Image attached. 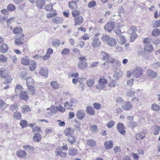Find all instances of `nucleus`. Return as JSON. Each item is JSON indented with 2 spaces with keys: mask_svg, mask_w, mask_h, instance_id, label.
<instances>
[{
  "mask_svg": "<svg viewBox=\"0 0 160 160\" xmlns=\"http://www.w3.org/2000/svg\"><path fill=\"white\" fill-rule=\"evenodd\" d=\"M117 39L118 42L122 44L125 43L126 41L125 37L123 35H118L117 37Z\"/></svg>",
  "mask_w": 160,
  "mask_h": 160,
  "instance_id": "nucleus-19",
  "label": "nucleus"
},
{
  "mask_svg": "<svg viewBox=\"0 0 160 160\" xmlns=\"http://www.w3.org/2000/svg\"><path fill=\"white\" fill-rule=\"evenodd\" d=\"M23 149L25 150L34 151L35 150V148L33 146H31L29 145H25L22 146Z\"/></svg>",
  "mask_w": 160,
  "mask_h": 160,
  "instance_id": "nucleus-35",
  "label": "nucleus"
},
{
  "mask_svg": "<svg viewBox=\"0 0 160 160\" xmlns=\"http://www.w3.org/2000/svg\"><path fill=\"white\" fill-rule=\"evenodd\" d=\"M86 112L87 114L91 115H94L95 111L93 108L91 106H88L86 109Z\"/></svg>",
  "mask_w": 160,
  "mask_h": 160,
  "instance_id": "nucleus-24",
  "label": "nucleus"
},
{
  "mask_svg": "<svg viewBox=\"0 0 160 160\" xmlns=\"http://www.w3.org/2000/svg\"><path fill=\"white\" fill-rule=\"evenodd\" d=\"M108 81L107 79L101 78L98 80V84L96 86V88L99 90L103 89L105 87Z\"/></svg>",
  "mask_w": 160,
  "mask_h": 160,
  "instance_id": "nucleus-4",
  "label": "nucleus"
},
{
  "mask_svg": "<svg viewBox=\"0 0 160 160\" xmlns=\"http://www.w3.org/2000/svg\"><path fill=\"white\" fill-rule=\"evenodd\" d=\"M52 7L53 5L52 4H49L45 6V9L47 11H50L52 9Z\"/></svg>",
  "mask_w": 160,
  "mask_h": 160,
  "instance_id": "nucleus-53",
  "label": "nucleus"
},
{
  "mask_svg": "<svg viewBox=\"0 0 160 160\" xmlns=\"http://www.w3.org/2000/svg\"><path fill=\"white\" fill-rule=\"evenodd\" d=\"M23 89V88L22 86L19 84H17L15 89V92H17L18 93L19 91Z\"/></svg>",
  "mask_w": 160,
  "mask_h": 160,
  "instance_id": "nucleus-60",
  "label": "nucleus"
},
{
  "mask_svg": "<svg viewBox=\"0 0 160 160\" xmlns=\"http://www.w3.org/2000/svg\"><path fill=\"white\" fill-rule=\"evenodd\" d=\"M115 124V122L113 121L108 122L107 124V126L108 128H111Z\"/></svg>",
  "mask_w": 160,
  "mask_h": 160,
  "instance_id": "nucleus-56",
  "label": "nucleus"
},
{
  "mask_svg": "<svg viewBox=\"0 0 160 160\" xmlns=\"http://www.w3.org/2000/svg\"><path fill=\"white\" fill-rule=\"evenodd\" d=\"M33 139L35 142H39L41 139V136L39 133H36L33 136Z\"/></svg>",
  "mask_w": 160,
  "mask_h": 160,
  "instance_id": "nucleus-30",
  "label": "nucleus"
},
{
  "mask_svg": "<svg viewBox=\"0 0 160 160\" xmlns=\"http://www.w3.org/2000/svg\"><path fill=\"white\" fill-rule=\"evenodd\" d=\"M6 104L2 100L0 99V108L4 109L6 108Z\"/></svg>",
  "mask_w": 160,
  "mask_h": 160,
  "instance_id": "nucleus-51",
  "label": "nucleus"
},
{
  "mask_svg": "<svg viewBox=\"0 0 160 160\" xmlns=\"http://www.w3.org/2000/svg\"><path fill=\"white\" fill-rule=\"evenodd\" d=\"M144 50L145 52L150 53L153 51L154 48L151 44H146L144 46Z\"/></svg>",
  "mask_w": 160,
  "mask_h": 160,
  "instance_id": "nucleus-16",
  "label": "nucleus"
},
{
  "mask_svg": "<svg viewBox=\"0 0 160 160\" xmlns=\"http://www.w3.org/2000/svg\"><path fill=\"white\" fill-rule=\"evenodd\" d=\"M135 92L133 91L131 88L129 89L127 92L126 95L128 97H132L134 96Z\"/></svg>",
  "mask_w": 160,
  "mask_h": 160,
  "instance_id": "nucleus-44",
  "label": "nucleus"
},
{
  "mask_svg": "<svg viewBox=\"0 0 160 160\" xmlns=\"http://www.w3.org/2000/svg\"><path fill=\"white\" fill-rule=\"evenodd\" d=\"M99 35V33L96 34L94 35L92 38V46L94 48L98 47L101 44L100 40L98 38Z\"/></svg>",
  "mask_w": 160,
  "mask_h": 160,
  "instance_id": "nucleus-5",
  "label": "nucleus"
},
{
  "mask_svg": "<svg viewBox=\"0 0 160 160\" xmlns=\"http://www.w3.org/2000/svg\"><path fill=\"white\" fill-rule=\"evenodd\" d=\"M87 144L91 147H93L96 145V142L95 141L91 139L88 140L87 142Z\"/></svg>",
  "mask_w": 160,
  "mask_h": 160,
  "instance_id": "nucleus-45",
  "label": "nucleus"
},
{
  "mask_svg": "<svg viewBox=\"0 0 160 160\" xmlns=\"http://www.w3.org/2000/svg\"><path fill=\"white\" fill-rule=\"evenodd\" d=\"M64 132L66 136L69 137L73 135L74 130L70 128H68L64 130Z\"/></svg>",
  "mask_w": 160,
  "mask_h": 160,
  "instance_id": "nucleus-12",
  "label": "nucleus"
},
{
  "mask_svg": "<svg viewBox=\"0 0 160 160\" xmlns=\"http://www.w3.org/2000/svg\"><path fill=\"white\" fill-rule=\"evenodd\" d=\"M72 13L73 16L75 17L79 15L80 14V12L78 10H75L72 11Z\"/></svg>",
  "mask_w": 160,
  "mask_h": 160,
  "instance_id": "nucleus-59",
  "label": "nucleus"
},
{
  "mask_svg": "<svg viewBox=\"0 0 160 160\" xmlns=\"http://www.w3.org/2000/svg\"><path fill=\"white\" fill-rule=\"evenodd\" d=\"M45 3L44 0H36V6L39 9H42L45 5Z\"/></svg>",
  "mask_w": 160,
  "mask_h": 160,
  "instance_id": "nucleus-17",
  "label": "nucleus"
},
{
  "mask_svg": "<svg viewBox=\"0 0 160 160\" xmlns=\"http://www.w3.org/2000/svg\"><path fill=\"white\" fill-rule=\"evenodd\" d=\"M20 125L22 128H25L27 127L28 125V123L26 120H22L20 122Z\"/></svg>",
  "mask_w": 160,
  "mask_h": 160,
  "instance_id": "nucleus-52",
  "label": "nucleus"
},
{
  "mask_svg": "<svg viewBox=\"0 0 160 160\" xmlns=\"http://www.w3.org/2000/svg\"><path fill=\"white\" fill-rule=\"evenodd\" d=\"M13 116L16 119L20 120L21 119L22 115L20 112H16L14 113Z\"/></svg>",
  "mask_w": 160,
  "mask_h": 160,
  "instance_id": "nucleus-41",
  "label": "nucleus"
},
{
  "mask_svg": "<svg viewBox=\"0 0 160 160\" xmlns=\"http://www.w3.org/2000/svg\"><path fill=\"white\" fill-rule=\"evenodd\" d=\"M160 130V127L158 126H156L154 128V134L155 135H157L159 134Z\"/></svg>",
  "mask_w": 160,
  "mask_h": 160,
  "instance_id": "nucleus-62",
  "label": "nucleus"
},
{
  "mask_svg": "<svg viewBox=\"0 0 160 160\" xmlns=\"http://www.w3.org/2000/svg\"><path fill=\"white\" fill-rule=\"evenodd\" d=\"M29 93L31 94H34L35 93V87L32 86H28Z\"/></svg>",
  "mask_w": 160,
  "mask_h": 160,
  "instance_id": "nucleus-50",
  "label": "nucleus"
},
{
  "mask_svg": "<svg viewBox=\"0 0 160 160\" xmlns=\"http://www.w3.org/2000/svg\"><path fill=\"white\" fill-rule=\"evenodd\" d=\"M57 110L61 112H64L65 108L61 105H59L58 106L56 107Z\"/></svg>",
  "mask_w": 160,
  "mask_h": 160,
  "instance_id": "nucleus-57",
  "label": "nucleus"
},
{
  "mask_svg": "<svg viewBox=\"0 0 160 160\" xmlns=\"http://www.w3.org/2000/svg\"><path fill=\"white\" fill-rule=\"evenodd\" d=\"M132 107V103L129 102H124L122 106V108L126 111H129L131 110Z\"/></svg>",
  "mask_w": 160,
  "mask_h": 160,
  "instance_id": "nucleus-8",
  "label": "nucleus"
},
{
  "mask_svg": "<svg viewBox=\"0 0 160 160\" xmlns=\"http://www.w3.org/2000/svg\"><path fill=\"white\" fill-rule=\"evenodd\" d=\"M77 66L79 68L82 70L86 68L87 67L88 64L85 62H79Z\"/></svg>",
  "mask_w": 160,
  "mask_h": 160,
  "instance_id": "nucleus-26",
  "label": "nucleus"
},
{
  "mask_svg": "<svg viewBox=\"0 0 160 160\" xmlns=\"http://www.w3.org/2000/svg\"><path fill=\"white\" fill-rule=\"evenodd\" d=\"M152 34L153 36L157 37L160 34V31L158 29H154L152 31Z\"/></svg>",
  "mask_w": 160,
  "mask_h": 160,
  "instance_id": "nucleus-42",
  "label": "nucleus"
},
{
  "mask_svg": "<svg viewBox=\"0 0 160 160\" xmlns=\"http://www.w3.org/2000/svg\"><path fill=\"white\" fill-rule=\"evenodd\" d=\"M64 106L66 109L72 110L73 108L72 107L75 106V105H73V100L71 99L69 102L67 101L65 102Z\"/></svg>",
  "mask_w": 160,
  "mask_h": 160,
  "instance_id": "nucleus-11",
  "label": "nucleus"
},
{
  "mask_svg": "<svg viewBox=\"0 0 160 160\" xmlns=\"http://www.w3.org/2000/svg\"><path fill=\"white\" fill-rule=\"evenodd\" d=\"M27 84L28 86H32L34 84V80L33 79L30 77H28L26 79Z\"/></svg>",
  "mask_w": 160,
  "mask_h": 160,
  "instance_id": "nucleus-36",
  "label": "nucleus"
},
{
  "mask_svg": "<svg viewBox=\"0 0 160 160\" xmlns=\"http://www.w3.org/2000/svg\"><path fill=\"white\" fill-rule=\"evenodd\" d=\"M94 80L93 79H89L87 81V84L89 87H92L94 84Z\"/></svg>",
  "mask_w": 160,
  "mask_h": 160,
  "instance_id": "nucleus-49",
  "label": "nucleus"
},
{
  "mask_svg": "<svg viewBox=\"0 0 160 160\" xmlns=\"http://www.w3.org/2000/svg\"><path fill=\"white\" fill-rule=\"evenodd\" d=\"M143 70L142 68L137 67L134 68L132 71V74L133 77L139 78L142 75Z\"/></svg>",
  "mask_w": 160,
  "mask_h": 160,
  "instance_id": "nucleus-3",
  "label": "nucleus"
},
{
  "mask_svg": "<svg viewBox=\"0 0 160 160\" xmlns=\"http://www.w3.org/2000/svg\"><path fill=\"white\" fill-rule=\"evenodd\" d=\"M145 137V135L142 132H140L136 134V138L138 140H142Z\"/></svg>",
  "mask_w": 160,
  "mask_h": 160,
  "instance_id": "nucleus-34",
  "label": "nucleus"
},
{
  "mask_svg": "<svg viewBox=\"0 0 160 160\" xmlns=\"http://www.w3.org/2000/svg\"><path fill=\"white\" fill-rule=\"evenodd\" d=\"M8 58L3 55H0V62L4 63L7 61Z\"/></svg>",
  "mask_w": 160,
  "mask_h": 160,
  "instance_id": "nucleus-48",
  "label": "nucleus"
},
{
  "mask_svg": "<svg viewBox=\"0 0 160 160\" xmlns=\"http://www.w3.org/2000/svg\"><path fill=\"white\" fill-rule=\"evenodd\" d=\"M19 97L21 99L27 101L28 99V96L27 93V92L25 91L21 92L19 95Z\"/></svg>",
  "mask_w": 160,
  "mask_h": 160,
  "instance_id": "nucleus-13",
  "label": "nucleus"
},
{
  "mask_svg": "<svg viewBox=\"0 0 160 160\" xmlns=\"http://www.w3.org/2000/svg\"><path fill=\"white\" fill-rule=\"evenodd\" d=\"M78 152V150L75 148H69L68 153L70 156H73L76 155Z\"/></svg>",
  "mask_w": 160,
  "mask_h": 160,
  "instance_id": "nucleus-22",
  "label": "nucleus"
},
{
  "mask_svg": "<svg viewBox=\"0 0 160 160\" xmlns=\"http://www.w3.org/2000/svg\"><path fill=\"white\" fill-rule=\"evenodd\" d=\"M108 86L110 87H114L116 85V82L114 80H112L108 84Z\"/></svg>",
  "mask_w": 160,
  "mask_h": 160,
  "instance_id": "nucleus-63",
  "label": "nucleus"
},
{
  "mask_svg": "<svg viewBox=\"0 0 160 160\" xmlns=\"http://www.w3.org/2000/svg\"><path fill=\"white\" fill-rule=\"evenodd\" d=\"M160 26V20H157L153 23V26L154 27L156 28Z\"/></svg>",
  "mask_w": 160,
  "mask_h": 160,
  "instance_id": "nucleus-64",
  "label": "nucleus"
},
{
  "mask_svg": "<svg viewBox=\"0 0 160 160\" xmlns=\"http://www.w3.org/2000/svg\"><path fill=\"white\" fill-rule=\"evenodd\" d=\"M8 11H14L16 9V7L12 4H9L7 6Z\"/></svg>",
  "mask_w": 160,
  "mask_h": 160,
  "instance_id": "nucleus-47",
  "label": "nucleus"
},
{
  "mask_svg": "<svg viewBox=\"0 0 160 160\" xmlns=\"http://www.w3.org/2000/svg\"><path fill=\"white\" fill-rule=\"evenodd\" d=\"M147 74L148 76L152 78H155L157 76L156 72L150 69L147 71Z\"/></svg>",
  "mask_w": 160,
  "mask_h": 160,
  "instance_id": "nucleus-29",
  "label": "nucleus"
},
{
  "mask_svg": "<svg viewBox=\"0 0 160 160\" xmlns=\"http://www.w3.org/2000/svg\"><path fill=\"white\" fill-rule=\"evenodd\" d=\"M68 141L71 145H73L76 142V137H74L73 135L68 137Z\"/></svg>",
  "mask_w": 160,
  "mask_h": 160,
  "instance_id": "nucleus-33",
  "label": "nucleus"
},
{
  "mask_svg": "<svg viewBox=\"0 0 160 160\" xmlns=\"http://www.w3.org/2000/svg\"><path fill=\"white\" fill-rule=\"evenodd\" d=\"M22 29L19 27H17L14 28L13 31V32L14 34H19L21 33L22 32Z\"/></svg>",
  "mask_w": 160,
  "mask_h": 160,
  "instance_id": "nucleus-39",
  "label": "nucleus"
},
{
  "mask_svg": "<svg viewBox=\"0 0 160 160\" xmlns=\"http://www.w3.org/2000/svg\"><path fill=\"white\" fill-rule=\"evenodd\" d=\"M101 39L110 47H115L117 43L116 40L115 38L111 37L107 35H104L102 37Z\"/></svg>",
  "mask_w": 160,
  "mask_h": 160,
  "instance_id": "nucleus-1",
  "label": "nucleus"
},
{
  "mask_svg": "<svg viewBox=\"0 0 160 160\" xmlns=\"http://www.w3.org/2000/svg\"><path fill=\"white\" fill-rule=\"evenodd\" d=\"M137 31V28L135 26H133L129 28L128 30V32L130 34H136V32Z\"/></svg>",
  "mask_w": 160,
  "mask_h": 160,
  "instance_id": "nucleus-46",
  "label": "nucleus"
},
{
  "mask_svg": "<svg viewBox=\"0 0 160 160\" xmlns=\"http://www.w3.org/2000/svg\"><path fill=\"white\" fill-rule=\"evenodd\" d=\"M21 109H22V112L24 114L26 113L28 111H30V109L29 107L26 105H23L21 107Z\"/></svg>",
  "mask_w": 160,
  "mask_h": 160,
  "instance_id": "nucleus-28",
  "label": "nucleus"
},
{
  "mask_svg": "<svg viewBox=\"0 0 160 160\" xmlns=\"http://www.w3.org/2000/svg\"><path fill=\"white\" fill-rule=\"evenodd\" d=\"M50 84L53 88L55 89H57L59 87V84L56 81H53L51 82Z\"/></svg>",
  "mask_w": 160,
  "mask_h": 160,
  "instance_id": "nucleus-38",
  "label": "nucleus"
},
{
  "mask_svg": "<svg viewBox=\"0 0 160 160\" xmlns=\"http://www.w3.org/2000/svg\"><path fill=\"white\" fill-rule=\"evenodd\" d=\"M118 130V132L121 134L125 135L126 131L124 129V125L120 122H119L117 125Z\"/></svg>",
  "mask_w": 160,
  "mask_h": 160,
  "instance_id": "nucleus-9",
  "label": "nucleus"
},
{
  "mask_svg": "<svg viewBox=\"0 0 160 160\" xmlns=\"http://www.w3.org/2000/svg\"><path fill=\"white\" fill-rule=\"evenodd\" d=\"M21 63L23 65L27 66L29 63V59L27 57L25 56L21 59Z\"/></svg>",
  "mask_w": 160,
  "mask_h": 160,
  "instance_id": "nucleus-23",
  "label": "nucleus"
},
{
  "mask_svg": "<svg viewBox=\"0 0 160 160\" xmlns=\"http://www.w3.org/2000/svg\"><path fill=\"white\" fill-rule=\"evenodd\" d=\"M82 17L80 16L75 18L74 20V25H80L83 22Z\"/></svg>",
  "mask_w": 160,
  "mask_h": 160,
  "instance_id": "nucleus-21",
  "label": "nucleus"
},
{
  "mask_svg": "<svg viewBox=\"0 0 160 160\" xmlns=\"http://www.w3.org/2000/svg\"><path fill=\"white\" fill-rule=\"evenodd\" d=\"M151 109L155 111H158L160 110V107L156 104L154 103L152 105Z\"/></svg>",
  "mask_w": 160,
  "mask_h": 160,
  "instance_id": "nucleus-40",
  "label": "nucleus"
},
{
  "mask_svg": "<svg viewBox=\"0 0 160 160\" xmlns=\"http://www.w3.org/2000/svg\"><path fill=\"white\" fill-rule=\"evenodd\" d=\"M8 48V45L5 44H2L0 47V51L2 53L6 52Z\"/></svg>",
  "mask_w": 160,
  "mask_h": 160,
  "instance_id": "nucleus-25",
  "label": "nucleus"
},
{
  "mask_svg": "<svg viewBox=\"0 0 160 160\" xmlns=\"http://www.w3.org/2000/svg\"><path fill=\"white\" fill-rule=\"evenodd\" d=\"M0 77L4 78L5 81L3 82L4 84L10 83L11 82V77L8 74L6 71L5 70H0Z\"/></svg>",
  "mask_w": 160,
  "mask_h": 160,
  "instance_id": "nucleus-2",
  "label": "nucleus"
},
{
  "mask_svg": "<svg viewBox=\"0 0 160 160\" xmlns=\"http://www.w3.org/2000/svg\"><path fill=\"white\" fill-rule=\"evenodd\" d=\"M85 112L83 110H79L77 112L76 116L79 119L82 120L84 117Z\"/></svg>",
  "mask_w": 160,
  "mask_h": 160,
  "instance_id": "nucleus-14",
  "label": "nucleus"
},
{
  "mask_svg": "<svg viewBox=\"0 0 160 160\" xmlns=\"http://www.w3.org/2000/svg\"><path fill=\"white\" fill-rule=\"evenodd\" d=\"M17 156L20 158H25L27 156L26 152L23 150H18L16 152Z\"/></svg>",
  "mask_w": 160,
  "mask_h": 160,
  "instance_id": "nucleus-15",
  "label": "nucleus"
},
{
  "mask_svg": "<svg viewBox=\"0 0 160 160\" xmlns=\"http://www.w3.org/2000/svg\"><path fill=\"white\" fill-rule=\"evenodd\" d=\"M128 125L130 127H132L134 128L138 126V124L137 122H128Z\"/></svg>",
  "mask_w": 160,
  "mask_h": 160,
  "instance_id": "nucleus-61",
  "label": "nucleus"
},
{
  "mask_svg": "<svg viewBox=\"0 0 160 160\" xmlns=\"http://www.w3.org/2000/svg\"><path fill=\"white\" fill-rule=\"evenodd\" d=\"M68 6L71 9H76L77 8V4L76 1H71L69 2Z\"/></svg>",
  "mask_w": 160,
  "mask_h": 160,
  "instance_id": "nucleus-32",
  "label": "nucleus"
},
{
  "mask_svg": "<svg viewBox=\"0 0 160 160\" xmlns=\"http://www.w3.org/2000/svg\"><path fill=\"white\" fill-rule=\"evenodd\" d=\"M55 155L57 156H60L61 158H64L67 156V154L66 152H63L61 148H57L55 152Z\"/></svg>",
  "mask_w": 160,
  "mask_h": 160,
  "instance_id": "nucleus-7",
  "label": "nucleus"
},
{
  "mask_svg": "<svg viewBox=\"0 0 160 160\" xmlns=\"http://www.w3.org/2000/svg\"><path fill=\"white\" fill-rule=\"evenodd\" d=\"M40 74L42 76L47 78L48 75V71L47 69H41L39 72Z\"/></svg>",
  "mask_w": 160,
  "mask_h": 160,
  "instance_id": "nucleus-27",
  "label": "nucleus"
},
{
  "mask_svg": "<svg viewBox=\"0 0 160 160\" xmlns=\"http://www.w3.org/2000/svg\"><path fill=\"white\" fill-rule=\"evenodd\" d=\"M93 106L94 108L97 110H100L102 107L101 105L98 103H94L93 104Z\"/></svg>",
  "mask_w": 160,
  "mask_h": 160,
  "instance_id": "nucleus-54",
  "label": "nucleus"
},
{
  "mask_svg": "<svg viewBox=\"0 0 160 160\" xmlns=\"http://www.w3.org/2000/svg\"><path fill=\"white\" fill-rule=\"evenodd\" d=\"M52 21L54 23L59 24L62 23L63 22V20L62 18L58 17L52 18Z\"/></svg>",
  "mask_w": 160,
  "mask_h": 160,
  "instance_id": "nucleus-31",
  "label": "nucleus"
},
{
  "mask_svg": "<svg viewBox=\"0 0 160 160\" xmlns=\"http://www.w3.org/2000/svg\"><path fill=\"white\" fill-rule=\"evenodd\" d=\"M115 27L114 22H108L104 26V28L106 31L109 32L111 31Z\"/></svg>",
  "mask_w": 160,
  "mask_h": 160,
  "instance_id": "nucleus-10",
  "label": "nucleus"
},
{
  "mask_svg": "<svg viewBox=\"0 0 160 160\" xmlns=\"http://www.w3.org/2000/svg\"><path fill=\"white\" fill-rule=\"evenodd\" d=\"M60 41L58 39H54L52 42V45L55 47H59L60 46Z\"/></svg>",
  "mask_w": 160,
  "mask_h": 160,
  "instance_id": "nucleus-37",
  "label": "nucleus"
},
{
  "mask_svg": "<svg viewBox=\"0 0 160 160\" xmlns=\"http://www.w3.org/2000/svg\"><path fill=\"white\" fill-rule=\"evenodd\" d=\"M96 4V2L94 1L90 2L88 4V6L89 8H92L95 7Z\"/></svg>",
  "mask_w": 160,
  "mask_h": 160,
  "instance_id": "nucleus-58",
  "label": "nucleus"
},
{
  "mask_svg": "<svg viewBox=\"0 0 160 160\" xmlns=\"http://www.w3.org/2000/svg\"><path fill=\"white\" fill-rule=\"evenodd\" d=\"M102 56V59L104 60L106 62H109L112 64L115 62V60L114 58H111L110 55L104 52H101Z\"/></svg>",
  "mask_w": 160,
  "mask_h": 160,
  "instance_id": "nucleus-6",
  "label": "nucleus"
},
{
  "mask_svg": "<svg viewBox=\"0 0 160 160\" xmlns=\"http://www.w3.org/2000/svg\"><path fill=\"white\" fill-rule=\"evenodd\" d=\"M16 40L14 41V44L16 45H21L23 44V39L21 38H15Z\"/></svg>",
  "mask_w": 160,
  "mask_h": 160,
  "instance_id": "nucleus-43",
  "label": "nucleus"
},
{
  "mask_svg": "<svg viewBox=\"0 0 160 160\" xmlns=\"http://www.w3.org/2000/svg\"><path fill=\"white\" fill-rule=\"evenodd\" d=\"M105 148L106 149H109L112 148L113 145V143L111 140L106 141L104 144Z\"/></svg>",
  "mask_w": 160,
  "mask_h": 160,
  "instance_id": "nucleus-18",
  "label": "nucleus"
},
{
  "mask_svg": "<svg viewBox=\"0 0 160 160\" xmlns=\"http://www.w3.org/2000/svg\"><path fill=\"white\" fill-rule=\"evenodd\" d=\"M37 67L36 62L35 61L32 60L30 62L29 66V69L31 71H34Z\"/></svg>",
  "mask_w": 160,
  "mask_h": 160,
  "instance_id": "nucleus-20",
  "label": "nucleus"
},
{
  "mask_svg": "<svg viewBox=\"0 0 160 160\" xmlns=\"http://www.w3.org/2000/svg\"><path fill=\"white\" fill-rule=\"evenodd\" d=\"M152 42V39L150 37H147L144 38L143 42L145 44H149Z\"/></svg>",
  "mask_w": 160,
  "mask_h": 160,
  "instance_id": "nucleus-55",
  "label": "nucleus"
}]
</instances>
